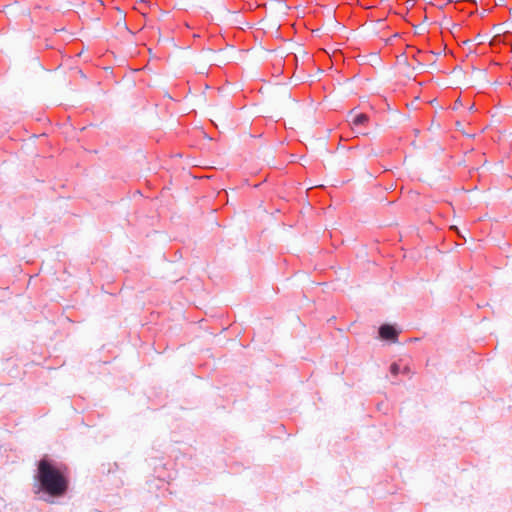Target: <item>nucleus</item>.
<instances>
[{
  "label": "nucleus",
  "instance_id": "nucleus-1",
  "mask_svg": "<svg viewBox=\"0 0 512 512\" xmlns=\"http://www.w3.org/2000/svg\"><path fill=\"white\" fill-rule=\"evenodd\" d=\"M37 479L41 490L52 497H62L69 487L64 472L46 459H42L38 464Z\"/></svg>",
  "mask_w": 512,
  "mask_h": 512
},
{
  "label": "nucleus",
  "instance_id": "nucleus-2",
  "mask_svg": "<svg viewBox=\"0 0 512 512\" xmlns=\"http://www.w3.org/2000/svg\"><path fill=\"white\" fill-rule=\"evenodd\" d=\"M379 335L384 340L395 341L397 338V331L391 325H383L379 329Z\"/></svg>",
  "mask_w": 512,
  "mask_h": 512
},
{
  "label": "nucleus",
  "instance_id": "nucleus-3",
  "mask_svg": "<svg viewBox=\"0 0 512 512\" xmlns=\"http://www.w3.org/2000/svg\"><path fill=\"white\" fill-rule=\"evenodd\" d=\"M367 121H368V117L365 114L361 113L353 119V124L361 125V124L366 123Z\"/></svg>",
  "mask_w": 512,
  "mask_h": 512
},
{
  "label": "nucleus",
  "instance_id": "nucleus-4",
  "mask_svg": "<svg viewBox=\"0 0 512 512\" xmlns=\"http://www.w3.org/2000/svg\"><path fill=\"white\" fill-rule=\"evenodd\" d=\"M390 371L393 375H397L400 372L399 365L396 363L392 364L390 367Z\"/></svg>",
  "mask_w": 512,
  "mask_h": 512
}]
</instances>
